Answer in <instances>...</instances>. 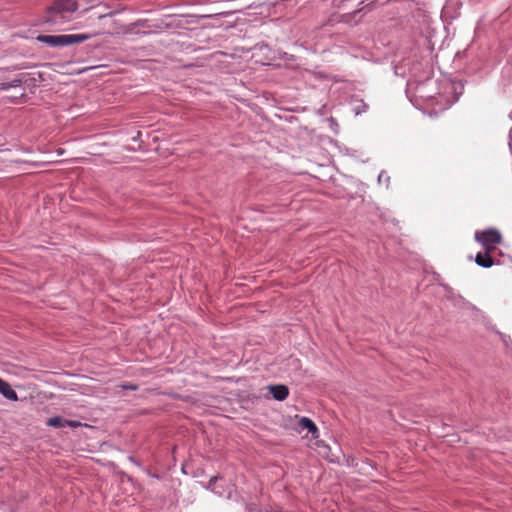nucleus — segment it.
<instances>
[{
  "mask_svg": "<svg viewBox=\"0 0 512 512\" xmlns=\"http://www.w3.org/2000/svg\"><path fill=\"white\" fill-rule=\"evenodd\" d=\"M78 8L76 0H55L43 16V21L52 25H63L73 19Z\"/></svg>",
  "mask_w": 512,
  "mask_h": 512,
  "instance_id": "obj_1",
  "label": "nucleus"
},
{
  "mask_svg": "<svg viewBox=\"0 0 512 512\" xmlns=\"http://www.w3.org/2000/svg\"><path fill=\"white\" fill-rule=\"evenodd\" d=\"M0 393L8 400L16 401L18 399L17 393L11 388L10 384L4 380L0 387Z\"/></svg>",
  "mask_w": 512,
  "mask_h": 512,
  "instance_id": "obj_7",
  "label": "nucleus"
},
{
  "mask_svg": "<svg viewBox=\"0 0 512 512\" xmlns=\"http://www.w3.org/2000/svg\"><path fill=\"white\" fill-rule=\"evenodd\" d=\"M491 252L492 251L487 250H485V252H479L475 257L476 264L484 268L491 267L494 264V260L490 255Z\"/></svg>",
  "mask_w": 512,
  "mask_h": 512,
  "instance_id": "obj_5",
  "label": "nucleus"
},
{
  "mask_svg": "<svg viewBox=\"0 0 512 512\" xmlns=\"http://www.w3.org/2000/svg\"><path fill=\"white\" fill-rule=\"evenodd\" d=\"M23 81H24L23 77H18V78L13 79L10 82H2V83H0V90L6 91V90H9L10 88L19 87V86H21Z\"/></svg>",
  "mask_w": 512,
  "mask_h": 512,
  "instance_id": "obj_8",
  "label": "nucleus"
},
{
  "mask_svg": "<svg viewBox=\"0 0 512 512\" xmlns=\"http://www.w3.org/2000/svg\"><path fill=\"white\" fill-rule=\"evenodd\" d=\"M3 379L0 378V387L2 386Z\"/></svg>",
  "mask_w": 512,
  "mask_h": 512,
  "instance_id": "obj_12",
  "label": "nucleus"
},
{
  "mask_svg": "<svg viewBox=\"0 0 512 512\" xmlns=\"http://www.w3.org/2000/svg\"><path fill=\"white\" fill-rule=\"evenodd\" d=\"M268 389L273 398L278 401L285 400L289 395V389L285 385H270Z\"/></svg>",
  "mask_w": 512,
  "mask_h": 512,
  "instance_id": "obj_4",
  "label": "nucleus"
},
{
  "mask_svg": "<svg viewBox=\"0 0 512 512\" xmlns=\"http://www.w3.org/2000/svg\"><path fill=\"white\" fill-rule=\"evenodd\" d=\"M122 387L124 389H130V390H136L137 389V387L135 385H129V386L123 385Z\"/></svg>",
  "mask_w": 512,
  "mask_h": 512,
  "instance_id": "obj_11",
  "label": "nucleus"
},
{
  "mask_svg": "<svg viewBox=\"0 0 512 512\" xmlns=\"http://www.w3.org/2000/svg\"><path fill=\"white\" fill-rule=\"evenodd\" d=\"M47 425L55 428H62L66 426V419L62 417H52L47 421Z\"/></svg>",
  "mask_w": 512,
  "mask_h": 512,
  "instance_id": "obj_9",
  "label": "nucleus"
},
{
  "mask_svg": "<svg viewBox=\"0 0 512 512\" xmlns=\"http://www.w3.org/2000/svg\"><path fill=\"white\" fill-rule=\"evenodd\" d=\"M96 35L97 33L73 35H38L36 39L37 41L45 43L51 47H64L84 42Z\"/></svg>",
  "mask_w": 512,
  "mask_h": 512,
  "instance_id": "obj_2",
  "label": "nucleus"
},
{
  "mask_svg": "<svg viewBox=\"0 0 512 512\" xmlns=\"http://www.w3.org/2000/svg\"><path fill=\"white\" fill-rule=\"evenodd\" d=\"M80 425L81 424L78 421H73V420H67L66 419V426H70V427H74L75 428V427H78Z\"/></svg>",
  "mask_w": 512,
  "mask_h": 512,
  "instance_id": "obj_10",
  "label": "nucleus"
},
{
  "mask_svg": "<svg viewBox=\"0 0 512 512\" xmlns=\"http://www.w3.org/2000/svg\"><path fill=\"white\" fill-rule=\"evenodd\" d=\"M299 426L301 428H304V429H307L314 438H317L318 437V428L317 426L315 425V423L310 420L309 418L307 417H302L300 420H299Z\"/></svg>",
  "mask_w": 512,
  "mask_h": 512,
  "instance_id": "obj_6",
  "label": "nucleus"
},
{
  "mask_svg": "<svg viewBox=\"0 0 512 512\" xmlns=\"http://www.w3.org/2000/svg\"><path fill=\"white\" fill-rule=\"evenodd\" d=\"M475 240L479 242L484 250L494 251L497 244L502 241L501 233L497 229H486L475 233Z\"/></svg>",
  "mask_w": 512,
  "mask_h": 512,
  "instance_id": "obj_3",
  "label": "nucleus"
}]
</instances>
